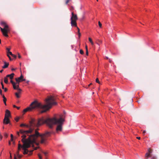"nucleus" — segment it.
<instances>
[{"mask_svg":"<svg viewBox=\"0 0 159 159\" xmlns=\"http://www.w3.org/2000/svg\"><path fill=\"white\" fill-rule=\"evenodd\" d=\"M33 130L31 129H30L29 130H24L22 129L20 130V132H17V135L18 136H21L22 138V141L23 143V145H22L20 144L18 145V149H20L22 148L24 150L23 154H28L29 151L27 148L32 147L34 150H37L38 147H35L34 144L38 145L39 142L37 140L38 137H40L41 143H45L47 138L50 136L51 133L49 132H47L43 134H40L38 131L35 130V133L31 134Z\"/></svg>","mask_w":159,"mask_h":159,"instance_id":"nucleus-1","label":"nucleus"},{"mask_svg":"<svg viewBox=\"0 0 159 159\" xmlns=\"http://www.w3.org/2000/svg\"><path fill=\"white\" fill-rule=\"evenodd\" d=\"M56 100V98L54 96L49 97L46 99L47 104L45 105H43L37 101H34L30 104L29 107L24 109L23 112L25 113L28 111H31L34 109H42V110L41 111V113L46 112L51 108L52 106L57 104V103L55 101Z\"/></svg>","mask_w":159,"mask_h":159,"instance_id":"nucleus-2","label":"nucleus"},{"mask_svg":"<svg viewBox=\"0 0 159 159\" xmlns=\"http://www.w3.org/2000/svg\"><path fill=\"white\" fill-rule=\"evenodd\" d=\"M64 120L62 118H60L57 119L56 117L52 118H48L44 119L42 118L39 119L36 125L39 126L42 125L46 123L47 125L50 128H52L54 125H57L56 128V131H61L62 129V125L63 124Z\"/></svg>","mask_w":159,"mask_h":159,"instance_id":"nucleus-3","label":"nucleus"},{"mask_svg":"<svg viewBox=\"0 0 159 159\" xmlns=\"http://www.w3.org/2000/svg\"><path fill=\"white\" fill-rule=\"evenodd\" d=\"M15 80L16 82H15L11 80V82L13 85V87L14 89H16L19 91V92L20 93L22 91L21 89L19 88V84L20 82H21L25 80V79H23V76L21 75L18 78H16Z\"/></svg>","mask_w":159,"mask_h":159,"instance_id":"nucleus-4","label":"nucleus"},{"mask_svg":"<svg viewBox=\"0 0 159 159\" xmlns=\"http://www.w3.org/2000/svg\"><path fill=\"white\" fill-rule=\"evenodd\" d=\"M0 24L1 25L4 26V28H2L0 27L1 30L3 34L5 36L8 37V36L7 34V33L9 31L8 25H7L5 22L4 21L1 22Z\"/></svg>","mask_w":159,"mask_h":159,"instance_id":"nucleus-5","label":"nucleus"},{"mask_svg":"<svg viewBox=\"0 0 159 159\" xmlns=\"http://www.w3.org/2000/svg\"><path fill=\"white\" fill-rule=\"evenodd\" d=\"M78 20V17L76 14L74 13V12H71V16L70 18V24L72 27H77L76 21Z\"/></svg>","mask_w":159,"mask_h":159,"instance_id":"nucleus-6","label":"nucleus"},{"mask_svg":"<svg viewBox=\"0 0 159 159\" xmlns=\"http://www.w3.org/2000/svg\"><path fill=\"white\" fill-rule=\"evenodd\" d=\"M11 114L9 111L6 110L5 118L3 120V123L6 124H8L10 122L9 117L10 116Z\"/></svg>","mask_w":159,"mask_h":159,"instance_id":"nucleus-7","label":"nucleus"},{"mask_svg":"<svg viewBox=\"0 0 159 159\" xmlns=\"http://www.w3.org/2000/svg\"><path fill=\"white\" fill-rule=\"evenodd\" d=\"M30 123L31 126H34L36 125L35 120L34 119H32L30 122Z\"/></svg>","mask_w":159,"mask_h":159,"instance_id":"nucleus-8","label":"nucleus"},{"mask_svg":"<svg viewBox=\"0 0 159 159\" xmlns=\"http://www.w3.org/2000/svg\"><path fill=\"white\" fill-rule=\"evenodd\" d=\"M7 57L9 58V59H10V60H12V59H11V57L10 56V55H12V53L11 52L9 51V52H7Z\"/></svg>","mask_w":159,"mask_h":159,"instance_id":"nucleus-9","label":"nucleus"},{"mask_svg":"<svg viewBox=\"0 0 159 159\" xmlns=\"http://www.w3.org/2000/svg\"><path fill=\"white\" fill-rule=\"evenodd\" d=\"M14 75V74L13 73H11L10 75H7V77H9L11 79H12Z\"/></svg>","mask_w":159,"mask_h":159,"instance_id":"nucleus-10","label":"nucleus"},{"mask_svg":"<svg viewBox=\"0 0 159 159\" xmlns=\"http://www.w3.org/2000/svg\"><path fill=\"white\" fill-rule=\"evenodd\" d=\"M17 90L18 91V92L16 93H15V95L17 98H19L20 97V95L19 94H20L21 93V92H20V93H19V91L18 90Z\"/></svg>","mask_w":159,"mask_h":159,"instance_id":"nucleus-11","label":"nucleus"},{"mask_svg":"<svg viewBox=\"0 0 159 159\" xmlns=\"http://www.w3.org/2000/svg\"><path fill=\"white\" fill-rule=\"evenodd\" d=\"M9 65V63H6V62H4V65L2 66L3 68H6L8 67Z\"/></svg>","mask_w":159,"mask_h":159,"instance_id":"nucleus-12","label":"nucleus"},{"mask_svg":"<svg viewBox=\"0 0 159 159\" xmlns=\"http://www.w3.org/2000/svg\"><path fill=\"white\" fill-rule=\"evenodd\" d=\"M20 127H25L27 128H28L29 127V126L28 125L24 124H21L20 125Z\"/></svg>","mask_w":159,"mask_h":159,"instance_id":"nucleus-13","label":"nucleus"},{"mask_svg":"<svg viewBox=\"0 0 159 159\" xmlns=\"http://www.w3.org/2000/svg\"><path fill=\"white\" fill-rule=\"evenodd\" d=\"M7 76L4 78V82L6 84H7L8 83V79L7 78Z\"/></svg>","mask_w":159,"mask_h":159,"instance_id":"nucleus-14","label":"nucleus"},{"mask_svg":"<svg viewBox=\"0 0 159 159\" xmlns=\"http://www.w3.org/2000/svg\"><path fill=\"white\" fill-rule=\"evenodd\" d=\"M89 40L90 42L91 43L92 45H93L94 44L93 42L92 41V39L90 38H89Z\"/></svg>","mask_w":159,"mask_h":159,"instance_id":"nucleus-15","label":"nucleus"},{"mask_svg":"<svg viewBox=\"0 0 159 159\" xmlns=\"http://www.w3.org/2000/svg\"><path fill=\"white\" fill-rule=\"evenodd\" d=\"M2 98H3V102H6V101H7V99L5 97V96H4V95H2Z\"/></svg>","mask_w":159,"mask_h":159,"instance_id":"nucleus-16","label":"nucleus"},{"mask_svg":"<svg viewBox=\"0 0 159 159\" xmlns=\"http://www.w3.org/2000/svg\"><path fill=\"white\" fill-rule=\"evenodd\" d=\"M80 53L81 54H83L84 53V51L82 49H80Z\"/></svg>","mask_w":159,"mask_h":159,"instance_id":"nucleus-17","label":"nucleus"},{"mask_svg":"<svg viewBox=\"0 0 159 159\" xmlns=\"http://www.w3.org/2000/svg\"><path fill=\"white\" fill-rule=\"evenodd\" d=\"M86 54L87 55H88V50L87 49V46H86Z\"/></svg>","mask_w":159,"mask_h":159,"instance_id":"nucleus-18","label":"nucleus"},{"mask_svg":"<svg viewBox=\"0 0 159 159\" xmlns=\"http://www.w3.org/2000/svg\"><path fill=\"white\" fill-rule=\"evenodd\" d=\"M96 81L97 83L99 84V80L98 78H97V79L96 80Z\"/></svg>","mask_w":159,"mask_h":159,"instance_id":"nucleus-19","label":"nucleus"},{"mask_svg":"<svg viewBox=\"0 0 159 159\" xmlns=\"http://www.w3.org/2000/svg\"><path fill=\"white\" fill-rule=\"evenodd\" d=\"M148 153L150 154L152 152V150L150 149V148H149L148 150Z\"/></svg>","mask_w":159,"mask_h":159,"instance_id":"nucleus-20","label":"nucleus"},{"mask_svg":"<svg viewBox=\"0 0 159 159\" xmlns=\"http://www.w3.org/2000/svg\"><path fill=\"white\" fill-rule=\"evenodd\" d=\"M150 154L148 153H147L145 154V156L146 157H148L150 156Z\"/></svg>","mask_w":159,"mask_h":159,"instance_id":"nucleus-21","label":"nucleus"},{"mask_svg":"<svg viewBox=\"0 0 159 159\" xmlns=\"http://www.w3.org/2000/svg\"><path fill=\"white\" fill-rule=\"evenodd\" d=\"M11 141H13V135H12V134H11Z\"/></svg>","mask_w":159,"mask_h":159,"instance_id":"nucleus-22","label":"nucleus"},{"mask_svg":"<svg viewBox=\"0 0 159 159\" xmlns=\"http://www.w3.org/2000/svg\"><path fill=\"white\" fill-rule=\"evenodd\" d=\"M1 85H2V89H4L5 88H4V85H3V84L2 82L1 83Z\"/></svg>","mask_w":159,"mask_h":159,"instance_id":"nucleus-23","label":"nucleus"},{"mask_svg":"<svg viewBox=\"0 0 159 159\" xmlns=\"http://www.w3.org/2000/svg\"><path fill=\"white\" fill-rule=\"evenodd\" d=\"M19 120V117H18V118H16L15 119V120L16 121V122H18Z\"/></svg>","mask_w":159,"mask_h":159,"instance_id":"nucleus-24","label":"nucleus"},{"mask_svg":"<svg viewBox=\"0 0 159 159\" xmlns=\"http://www.w3.org/2000/svg\"><path fill=\"white\" fill-rule=\"evenodd\" d=\"M38 157L40 159H42V157L40 154H38Z\"/></svg>","mask_w":159,"mask_h":159,"instance_id":"nucleus-25","label":"nucleus"},{"mask_svg":"<svg viewBox=\"0 0 159 159\" xmlns=\"http://www.w3.org/2000/svg\"><path fill=\"white\" fill-rule=\"evenodd\" d=\"M6 49L7 51V52H9L10 51V48H6Z\"/></svg>","mask_w":159,"mask_h":159,"instance_id":"nucleus-26","label":"nucleus"},{"mask_svg":"<svg viewBox=\"0 0 159 159\" xmlns=\"http://www.w3.org/2000/svg\"><path fill=\"white\" fill-rule=\"evenodd\" d=\"M43 153L45 156H47L48 154V153L46 152H43Z\"/></svg>","mask_w":159,"mask_h":159,"instance_id":"nucleus-27","label":"nucleus"},{"mask_svg":"<svg viewBox=\"0 0 159 159\" xmlns=\"http://www.w3.org/2000/svg\"><path fill=\"white\" fill-rule=\"evenodd\" d=\"M70 1V0H66V4H67Z\"/></svg>","mask_w":159,"mask_h":159,"instance_id":"nucleus-28","label":"nucleus"},{"mask_svg":"<svg viewBox=\"0 0 159 159\" xmlns=\"http://www.w3.org/2000/svg\"><path fill=\"white\" fill-rule=\"evenodd\" d=\"M11 56L13 57H14V58H16V56L15 55L13 54H12V55Z\"/></svg>","mask_w":159,"mask_h":159,"instance_id":"nucleus-29","label":"nucleus"},{"mask_svg":"<svg viewBox=\"0 0 159 159\" xmlns=\"http://www.w3.org/2000/svg\"><path fill=\"white\" fill-rule=\"evenodd\" d=\"M76 27L77 28V29L78 30V33H80V30L79 28L78 27H77V26Z\"/></svg>","mask_w":159,"mask_h":159,"instance_id":"nucleus-30","label":"nucleus"},{"mask_svg":"<svg viewBox=\"0 0 159 159\" xmlns=\"http://www.w3.org/2000/svg\"><path fill=\"white\" fill-rule=\"evenodd\" d=\"M78 36L80 38L81 36V33H78Z\"/></svg>","mask_w":159,"mask_h":159,"instance_id":"nucleus-31","label":"nucleus"},{"mask_svg":"<svg viewBox=\"0 0 159 159\" xmlns=\"http://www.w3.org/2000/svg\"><path fill=\"white\" fill-rule=\"evenodd\" d=\"M0 94L2 96L3 95H2V90L1 89H0Z\"/></svg>","mask_w":159,"mask_h":159,"instance_id":"nucleus-32","label":"nucleus"},{"mask_svg":"<svg viewBox=\"0 0 159 159\" xmlns=\"http://www.w3.org/2000/svg\"><path fill=\"white\" fill-rule=\"evenodd\" d=\"M18 57L19 58H21V56L19 54H18Z\"/></svg>","mask_w":159,"mask_h":159,"instance_id":"nucleus-33","label":"nucleus"},{"mask_svg":"<svg viewBox=\"0 0 159 159\" xmlns=\"http://www.w3.org/2000/svg\"><path fill=\"white\" fill-rule=\"evenodd\" d=\"M4 91L5 92H6L7 91V89L6 88H5L4 89Z\"/></svg>","mask_w":159,"mask_h":159,"instance_id":"nucleus-34","label":"nucleus"},{"mask_svg":"<svg viewBox=\"0 0 159 159\" xmlns=\"http://www.w3.org/2000/svg\"><path fill=\"white\" fill-rule=\"evenodd\" d=\"M146 132V131L145 130H144L143 131V134L144 135L145 134Z\"/></svg>","mask_w":159,"mask_h":159,"instance_id":"nucleus-35","label":"nucleus"},{"mask_svg":"<svg viewBox=\"0 0 159 159\" xmlns=\"http://www.w3.org/2000/svg\"><path fill=\"white\" fill-rule=\"evenodd\" d=\"M109 62L110 63H111V62H112V60L111 59H109Z\"/></svg>","mask_w":159,"mask_h":159,"instance_id":"nucleus-36","label":"nucleus"},{"mask_svg":"<svg viewBox=\"0 0 159 159\" xmlns=\"http://www.w3.org/2000/svg\"><path fill=\"white\" fill-rule=\"evenodd\" d=\"M13 107L14 108H16V107H17V106H16L15 105H13Z\"/></svg>","mask_w":159,"mask_h":159,"instance_id":"nucleus-37","label":"nucleus"},{"mask_svg":"<svg viewBox=\"0 0 159 159\" xmlns=\"http://www.w3.org/2000/svg\"><path fill=\"white\" fill-rule=\"evenodd\" d=\"M16 108H17V109L18 110H19L20 109V107H16Z\"/></svg>","mask_w":159,"mask_h":159,"instance_id":"nucleus-38","label":"nucleus"},{"mask_svg":"<svg viewBox=\"0 0 159 159\" xmlns=\"http://www.w3.org/2000/svg\"><path fill=\"white\" fill-rule=\"evenodd\" d=\"M137 139H140V137H136Z\"/></svg>","mask_w":159,"mask_h":159,"instance_id":"nucleus-39","label":"nucleus"},{"mask_svg":"<svg viewBox=\"0 0 159 159\" xmlns=\"http://www.w3.org/2000/svg\"><path fill=\"white\" fill-rule=\"evenodd\" d=\"M3 71V70H0V73H2Z\"/></svg>","mask_w":159,"mask_h":159,"instance_id":"nucleus-40","label":"nucleus"},{"mask_svg":"<svg viewBox=\"0 0 159 159\" xmlns=\"http://www.w3.org/2000/svg\"><path fill=\"white\" fill-rule=\"evenodd\" d=\"M102 25V24L100 23V28L101 27Z\"/></svg>","mask_w":159,"mask_h":159,"instance_id":"nucleus-41","label":"nucleus"},{"mask_svg":"<svg viewBox=\"0 0 159 159\" xmlns=\"http://www.w3.org/2000/svg\"><path fill=\"white\" fill-rule=\"evenodd\" d=\"M12 70H15V69L13 68L11 69Z\"/></svg>","mask_w":159,"mask_h":159,"instance_id":"nucleus-42","label":"nucleus"},{"mask_svg":"<svg viewBox=\"0 0 159 159\" xmlns=\"http://www.w3.org/2000/svg\"><path fill=\"white\" fill-rule=\"evenodd\" d=\"M4 104L6 105V102H4Z\"/></svg>","mask_w":159,"mask_h":159,"instance_id":"nucleus-43","label":"nucleus"},{"mask_svg":"<svg viewBox=\"0 0 159 159\" xmlns=\"http://www.w3.org/2000/svg\"><path fill=\"white\" fill-rule=\"evenodd\" d=\"M9 145H11V142H10V141H9Z\"/></svg>","mask_w":159,"mask_h":159,"instance_id":"nucleus-44","label":"nucleus"},{"mask_svg":"<svg viewBox=\"0 0 159 159\" xmlns=\"http://www.w3.org/2000/svg\"><path fill=\"white\" fill-rule=\"evenodd\" d=\"M33 151V150L31 151L30 152V153H31Z\"/></svg>","mask_w":159,"mask_h":159,"instance_id":"nucleus-45","label":"nucleus"},{"mask_svg":"<svg viewBox=\"0 0 159 159\" xmlns=\"http://www.w3.org/2000/svg\"><path fill=\"white\" fill-rule=\"evenodd\" d=\"M98 25L99 26V21H98Z\"/></svg>","mask_w":159,"mask_h":159,"instance_id":"nucleus-46","label":"nucleus"},{"mask_svg":"<svg viewBox=\"0 0 159 159\" xmlns=\"http://www.w3.org/2000/svg\"><path fill=\"white\" fill-rule=\"evenodd\" d=\"M106 58L107 59H108V57H106Z\"/></svg>","mask_w":159,"mask_h":159,"instance_id":"nucleus-47","label":"nucleus"},{"mask_svg":"<svg viewBox=\"0 0 159 159\" xmlns=\"http://www.w3.org/2000/svg\"><path fill=\"white\" fill-rule=\"evenodd\" d=\"M152 159H155V158L154 157H152Z\"/></svg>","mask_w":159,"mask_h":159,"instance_id":"nucleus-48","label":"nucleus"},{"mask_svg":"<svg viewBox=\"0 0 159 159\" xmlns=\"http://www.w3.org/2000/svg\"><path fill=\"white\" fill-rule=\"evenodd\" d=\"M91 84H90L89 85H89H91Z\"/></svg>","mask_w":159,"mask_h":159,"instance_id":"nucleus-49","label":"nucleus"},{"mask_svg":"<svg viewBox=\"0 0 159 159\" xmlns=\"http://www.w3.org/2000/svg\"><path fill=\"white\" fill-rule=\"evenodd\" d=\"M97 1H98V0H97Z\"/></svg>","mask_w":159,"mask_h":159,"instance_id":"nucleus-50","label":"nucleus"},{"mask_svg":"<svg viewBox=\"0 0 159 159\" xmlns=\"http://www.w3.org/2000/svg\"><path fill=\"white\" fill-rule=\"evenodd\" d=\"M146 159H148V158Z\"/></svg>","mask_w":159,"mask_h":159,"instance_id":"nucleus-51","label":"nucleus"}]
</instances>
